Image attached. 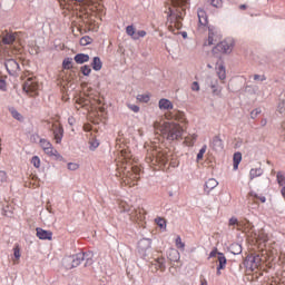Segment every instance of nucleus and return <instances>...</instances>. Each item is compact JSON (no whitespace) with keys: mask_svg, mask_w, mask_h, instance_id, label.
<instances>
[{"mask_svg":"<svg viewBox=\"0 0 285 285\" xmlns=\"http://www.w3.org/2000/svg\"><path fill=\"white\" fill-rule=\"evenodd\" d=\"M147 163L150 164L153 161H159L160 164H166L168 161V155L161 150V148L153 146L150 149L147 150Z\"/></svg>","mask_w":285,"mask_h":285,"instance_id":"obj_3","label":"nucleus"},{"mask_svg":"<svg viewBox=\"0 0 285 285\" xmlns=\"http://www.w3.org/2000/svg\"><path fill=\"white\" fill-rule=\"evenodd\" d=\"M239 224V220H237V217H232L229 219V226H237Z\"/></svg>","mask_w":285,"mask_h":285,"instance_id":"obj_49","label":"nucleus"},{"mask_svg":"<svg viewBox=\"0 0 285 285\" xmlns=\"http://www.w3.org/2000/svg\"><path fill=\"white\" fill-rule=\"evenodd\" d=\"M278 112H281V115H284V112H285V101L284 100L278 104Z\"/></svg>","mask_w":285,"mask_h":285,"instance_id":"obj_45","label":"nucleus"},{"mask_svg":"<svg viewBox=\"0 0 285 285\" xmlns=\"http://www.w3.org/2000/svg\"><path fill=\"white\" fill-rule=\"evenodd\" d=\"M239 10H246V4H240Z\"/></svg>","mask_w":285,"mask_h":285,"instance_id":"obj_59","label":"nucleus"},{"mask_svg":"<svg viewBox=\"0 0 285 285\" xmlns=\"http://www.w3.org/2000/svg\"><path fill=\"white\" fill-rule=\"evenodd\" d=\"M259 200L264 204L266 202V197H261Z\"/></svg>","mask_w":285,"mask_h":285,"instance_id":"obj_62","label":"nucleus"},{"mask_svg":"<svg viewBox=\"0 0 285 285\" xmlns=\"http://www.w3.org/2000/svg\"><path fill=\"white\" fill-rule=\"evenodd\" d=\"M263 173L264 171L262 170V168H254V169H250L249 177L250 179H255V177H262Z\"/></svg>","mask_w":285,"mask_h":285,"instance_id":"obj_29","label":"nucleus"},{"mask_svg":"<svg viewBox=\"0 0 285 285\" xmlns=\"http://www.w3.org/2000/svg\"><path fill=\"white\" fill-rule=\"evenodd\" d=\"M62 68L65 70H70L72 68V58H66L63 61H62Z\"/></svg>","mask_w":285,"mask_h":285,"instance_id":"obj_31","label":"nucleus"},{"mask_svg":"<svg viewBox=\"0 0 285 285\" xmlns=\"http://www.w3.org/2000/svg\"><path fill=\"white\" fill-rule=\"evenodd\" d=\"M83 255L86 259L85 266H92V257H94L92 252L83 253Z\"/></svg>","mask_w":285,"mask_h":285,"instance_id":"obj_30","label":"nucleus"},{"mask_svg":"<svg viewBox=\"0 0 285 285\" xmlns=\"http://www.w3.org/2000/svg\"><path fill=\"white\" fill-rule=\"evenodd\" d=\"M168 259L170 262H179V252L177 249H169Z\"/></svg>","mask_w":285,"mask_h":285,"instance_id":"obj_22","label":"nucleus"},{"mask_svg":"<svg viewBox=\"0 0 285 285\" xmlns=\"http://www.w3.org/2000/svg\"><path fill=\"white\" fill-rule=\"evenodd\" d=\"M277 183L279 184V186H285V176L282 171L277 173Z\"/></svg>","mask_w":285,"mask_h":285,"instance_id":"obj_36","label":"nucleus"},{"mask_svg":"<svg viewBox=\"0 0 285 285\" xmlns=\"http://www.w3.org/2000/svg\"><path fill=\"white\" fill-rule=\"evenodd\" d=\"M11 115L13 119H17L18 121H21V119H23V116H21V114H19V111L12 109L11 110Z\"/></svg>","mask_w":285,"mask_h":285,"instance_id":"obj_40","label":"nucleus"},{"mask_svg":"<svg viewBox=\"0 0 285 285\" xmlns=\"http://www.w3.org/2000/svg\"><path fill=\"white\" fill-rule=\"evenodd\" d=\"M76 3H83L85 6H88L90 3V0H72Z\"/></svg>","mask_w":285,"mask_h":285,"instance_id":"obj_55","label":"nucleus"},{"mask_svg":"<svg viewBox=\"0 0 285 285\" xmlns=\"http://www.w3.org/2000/svg\"><path fill=\"white\" fill-rule=\"evenodd\" d=\"M212 148L216 151L224 150V141L222 140V138H219V136H215L213 138Z\"/></svg>","mask_w":285,"mask_h":285,"instance_id":"obj_12","label":"nucleus"},{"mask_svg":"<svg viewBox=\"0 0 285 285\" xmlns=\"http://www.w3.org/2000/svg\"><path fill=\"white\" fill-rule=\"evenodd\" d=\"M155 130H159L160 135L164 137V139H167V141H176L177 139H181V135L184 130L181 129V126L175 122H161L155 121L154 122Z\"/></svg>","mask_w":285,"mask_h":285,"instance_id":"obj_2","label":"nucleus"},{"mask_svg":"<svg viewBox=\"0 0 285 285\" xmlns=\"http://www.w3.org/2000/svg\"><path fill=\"white\" fill-rule=\"evenodd\" d=\"M89 43H92V38L85 36L80 39V46H88Z\"/></svg>","mask_w":285,"mask_h":285,"instance_id":"obj_34","label":"nucleus"},{"mask_svg":"<svg viewBox=\"0 0 285 285\" xmlns=\"http://www.w3.org/2000/svg\"><path fill=\"white\" fill-rule=\"evenodd\" d=\"M197 14H198V32H206V30L212 28L208 24V13H206V10L204 9H198Z\"/></svg>","mask_w":285,"mask_h":285,"instance_id":"obj_7","label":"nucleus"},{"mask_svg":"<svg viewBox=\"0 0 285 285\" xmlns=\"http://www.w3.org/2000/svg\"><path fill=\"white\" fill-rule=\"evenodd\" d=\"M206 149L207 147L206 145H204L199 153L197 154V161H202V159H204V155H206Z\"/></svg>","mask_w":285,"mask_h":285,"instance_id":"obj_35","label":"nucleus"},{"mask_svg":"<svg viewBox=\"0 0 285 285\" xmlns=\"http://www.w3.org/2000/svg\"><path fill=\"white\" fill-rule=\"evenodd\" d=\"M176 247L180 248V250H184V248H186V244H184V242H181L180 236H177V238H176Z\"/></svg>","mask_w":285,"mask_h":285,"instance_id":"obj_39","label":"nucleus"},{"mask_svg":"<svg viewBox=\"0 0 285 285\" xmlns=\"http://www.w3.org/2000/svg\"><path fill=\"white\" fill-rule=\"evenodd\" d=\"M94 70L99 71L102 68L101 59L99 57H95L91 63Z\"/></svg>","mask_w":285,"mask_h":285,"instance_id":"obj_28","label":"nucleus"},{"mask_svg":"<svg viewBox=\"0 0 285 285\" xmlns=\"http://www.w3.org/2000/svg\"><path fill=\"white\" fill-rule=\"evenodd\" d=\"M85 130H90V126H85Z\"/></svg>","mask_w":285,"mask_h":285,"instance_id":"obj_63","label":"nucleus"},{"mask_svg":"<svg viewBox=\"0 0 285 285\" xmlns=\"http://www.w3.org/2000/svg\"><path fill=\"white\" fill-rule=\"evenodd\" d=\"M4 66L7 68V71L9 72V75H11L12 77L19 75V62H17V60L14 59H8L4 62Z\"/></svg>","mask_w":285,"mask_h":285,"instance_id":"obj_9","label":"nucleus"},{"mask_svg":"<svg viewBox=\"0 0 285 285\" xmlns=\"http://www.w3.org/2000/svg\"><path fill=\"white\" fill-rule=\"evenodd\" d=\"M233 40H223L218 42L212 50L215 57H222V55H230L234 48Z\"/></svg>","mask_w":285,"mask_h":285,"instance_id":"obj_4","label":"nucleus"},{"mask_svg":"<svg viewBox=\"0 0 285 285\" xmlns=\"http://www.w3.org/2000/svg\"><path fill=\"white\" fill-rule=\"evenodd\" d=\"M137 100L140 101L141 104H148L150 101V95H138Z\"/></svg>","mask_w":285,"mask_h":285,"instance_id":"obj_32","label":"nucleus"},{"mask_svg":"<svg viewBox=\"0 0 285 285\" xmlns=\"http://www.w3.org/2000/svg\"><path fill=\"white\" fill-rule=\"evenodd\" d=\"M13 255H14L16 259H20V257H21V248H19V245H17L13 248Z\"/></svg>","mask_w":285,"mask_h":285,"instance_id":"obj_43","label":"nucleus"},{"mask_svg":"<svg viewBox=\"0 0 285 285\" xmlns=\"http://www.w3.org/2000/svg\"><path fill=\"white\" fill-rule=\"evenodd\" d=\"M121 157L126 159V151L121 150Z\"/></svg>","mask_w":285,"mask_h":285,"instance_id":"obj_61","label":"nucleus"},{"mask_svg":"<svg viewBox=\"0 0 285 285\" xmlns=\"http://www.w3.org/2000/svg\"><path fill=\"white\" fill-rule=\"evenodd\" d=\"M158 106L160 110H173V102L166 98L160 99Z\"/></svg>","mask_w":285,"mask_h":285,"instance_id":"obj_17","label":"nucleus"},{"mask_svg":"<svg viewBox=\"0 0 285 285\" xmlns=\"http://www.w3.org/2000/svg\"><path fill=\"white\" fill-rule=\"evenodd\" d=\"M259 112H262V110H259V109H254V110L250 112L252 119H255V117H257V115H259Z\"/></svg>","mask_w":285,"mask_h":285,"instance_id":"obj_53","label":"nucleus"},{"mask_svg":"<svg viewBox=\"0 0 285 285\" xmlns=\"http://www.w3.org/2000/svg\"><path fill=\"white\" fill-rule=\"evenodd\" d=\"M39 89V85L37 83V81H35V79L29 78L22 87V90L24 92H27V95H32V92H37V90Z\"/></svg>","mask_w":285,"mask_h":285,"instance_id":"obj_10","label":"nucleus"},{"mask_svg":"<svg viewBox=\"0 0 285 285\" xmlns=\"http://www.w3.org/2000/svg\"><path fill=\"white\" fill-rule=\"evenodd\" d=\"M248 262H250L252 268H257L259 266V262H262V258L259 257V255H255V256H250L248 258Z\"/></svg>","mask_w":285,"mask_h":285,"instance_id":"obj_23","label":"nucleus"},{"mask_svg":"<svg viewBox=\"0 0 285 285\" xmlns=\"http://www.w3.org/2000/svg\"><path fill=\"white\" fill-rule=\"evenodd\" d=\"M128 108L130 110H132V112H138L139 111V106H137V105H128Z\"/></svg>","mask_w":285,"mask_h":285,"instance_id":"obj_52","label":"nucleus"},{"mask_svg":"<svg viewBox=\"0 0 285 285\" xmlns=\"http://www.w3.org/2000/svg\"><path fill=\"white\" fill-rule=\"evenodd\" d=\"M36 232H37V237L39 239H49V240L52 239V232L50 230H45L38 227Z\"/></svg>","mask_w":285,"mask_h":285,"instance_id":"obj_13","label":"nucleus"},{"mask_svg":"<svg viewBox=\"0 0 285 285\" xmlns=\"http://www.w3.org/2000/svg\"><path fill=\"white\" fill-rule=\"evenodd\" d=\"M31 163L35 168H39L41 166V159H39L37 156L32 157Z\"/></svg>","mask_w":285,"mask_h":285,"instance_id":"obj_41","label":"nucleus"},{"mask_svg":"<svg viewBox=\"0 0 285 285\" xmlns=\"http://www.w3.org/2000/svg\"><path fill=\"white\" fill-rule=\"evenodd\" d=\"M126 32L127 35H129V37H131L132 39H135V36L137 35V31H135V27L132 26H128L126 28Z\"/></svg>","mask_w":285,"mask_h":285,"instance_id":"obj_33","label":"nucleus"},{"mask_svg":"<svg viewBox=\"0 0 285 285\" xmlns=\"http://www.w3.org/2000/svg\"><path fill=\"white\" fill-rule=\"evenodd\" d=\"M140 250H148L150 248V239L144 238L138 243Z\"/></svg>","mask_w":285,"mask_h":285,"instance_id":"obj_26","label":"nucleus"},{"mask_svg":"<svg viewBox=\"0 0 285 285\" xmlns=\"http://www.w3.org/2000/svg\"><path fill=\"white\" fill-rule=\"evenodd\" d=\"M140 171L141 169H139V167H131V170L125 174V184H127L128 186H137Z\"/></svg>","mask_w":285,"mask_h":285,"instance_id":"obj_6","label":"nucleus"},{"mask_svg":"<svg viewBox=\"0 0 285 285\" xmlns=\"http://www.w3.org/2000/svg\"><path fill=\"white\" fill-rule=\"evenodd\" d=\"M0 90H6V80L0 78Z\"/></svg>","mask_w":285,"mask_h":285,"instance_id":"obj_56","label":"nucleus"},{"mask_svg":"<svg viewBox=\"0 0 285 285\" xmlns=\"http://www.w3.org/2000/svg\"><path fill=\"white\" fill-rule=\"evenodd\" d=\"M191 90L199 91V82L194 81L193 85H191Z\"/></svg>","mask_w":285,"mask_h":285,"instance_id":"obj_54","label":"nucleus"},{"mask_svg":"<svg viewBox=\"0 0 285 285\" xmlns=\"http://www.w3.org/2000/svg\"><path fill=\"white\" fill-rule=\"evenodd\" d=\"M217 186H219V183L217 181V179H215V178H209V179L205 183V191H206V193H210V190H214V188H217Z\"/></svg>","mask_w":285,"mask_h":285,"instance_id":"obj_15","label":"nucleus"},{"mask_svg":"<svg viewBox=\"0 0 285 285\" xmlns=\"http://www.w3.org/2000/svg\"><path fill=\"white\" fill-rule=\"evenodd\" d=\"M75 61L76 63H86L88 61H90V56L86 55V53H78L75 56Z\"/></svg>","mask_w":285,"mask_h":285,"instance_id":"obj_19","label":"nucleus"},{"mask_svg":"<svg viewBox=\"0 0 285 285\" xmlns=\"http://www.w3.org/2000/svg\"><path fill=\"white\" fill-rule=\"evenodd\" d=\"M40 146L43 153H46V155H48L49 157H61V155H59V151H57V149L52 147V144L47 139H40Z\"/></svg>","mask_w":285,"mask_h":285,"instance_id":"obj_8","label":"nucleus"},{"mask_svg":"<svg viewBox=\"0 0 285 285\" xmlns=\"http://www.w3.org/2000/svg\"><path fill=\"white\" fill-rule=\"evenodd\" d=\"M216 72H217L218 79H220V81H224V79H226V67H224V65H220L216 69Z\"/></svg>","mask_w":285,"mask_h":285,"instance_id":"obj_25","label":"nucleus"},{"mask_svg":"<svg viewBox=\"0 0 285 285\" xmlns=\"http://www.w3.org/2000/svg\"><path fill=\"white\" fill-rule=\"evenodd\" d=\"M165 119H175V116L171 112H167L165 114Z\"/></svg>","mask_w":285,"mask_h":285,"instance_id":"obj_58","label":"nucleus"},{"mask_svg":"<svg viewBox=\"0 0 285 285\" xmlns=\"http://www.w3.org/2000/svg\"><path fill=\"white\" fill-rule=\"evenodd\" d=\"M217 83H218L217 80L210 79L209 88H212L213 95L219 96V95H222V87H218Z\"/></svg>","mask_w":285,"mask_h":285,"instance_id":"obj_20","label":"nucleus"},{"mask_svg":"<svg viewBox=\"0 0 285 285\" xmlns=\"http://www.w3.org/2000/svg\"><path fill=\"white\" fill-rule=\"evenodd\" d=\"M141 37H146V31L140 30L136 32V36H134V39H141Z\"/></svg>","mask_w":285,"mask_h":285,"instance_id":"obj_46","label":"nucleus"},{"mask_svg":"<svg viewBox=\"0 0 285 285\" xmlns=\"http://www.w3.org/2000/svg\"><path fill=\"white\" fill-rule=\"evenodd\" d=\"M217 255H219V253H217V248H214L210 254L209 257H217Z\"/></svg>","mask_w":285,"mask_h":285,"instance_id":"obj_57","label":"nucleus"},{"mask_svg":"<svg viewBox=\"0 0 285 285\" xmlns=\"http://www.w3.org/2000/svg\"><path fill=\"white\" fill-rule=\"evenodd\" d=\"M96 148H99V141L97 140L90 141V149L95 150Z\"/></svg>","mask_w":285,"mask_h":285,"instance_id":"obj_47","label":"nucleus"},{"mask_svg":"<svg viewBox=\"0 0 285 285\" xmlns=\"http://www.w3.org/2000/svg\"><path fill=\"white\" fill-rule=\"evenodd\" d=\"M86 259V254L78 253L73 256H68L62 261V266L67 271H72V268H77L83 261Z\"/></svg>","mask_w":285,"mask_h":285,"instance_id":"obj_5","label":"nucleus"},{"mask_svg":"<svg viewBox=\"0 0 285 285\" xmlns=\"http://www.w3.org/2000/svg\"><path fill=\"white\" fill-rule=\"evenodd\" d=\"M173 7H169L166 11L168 21L170 24L168 26V30L170 32H175L176 30H181V21L184 19V14H186V0H171Z\"/></svg>","mask_w":285,"mask_h":285,"instance_id":"obj_1","label":"nucleus"},{"mask_svg":"<svg viewBox=\"0 0 285 285\" xmlns=\"http://www.w3.org/2000/svg\"><path fill=\"white\" fill-rule=\"evenodd\" d=\"M219 265L217 267V275H220V271L226 268V256L223 253H218Z\"/></svg>","mask_w":285,"mask_h":285,"instance_id":"obj_18","label":"nucleus"},{"mask_svg":"<svg viewBox=\"0 0 285 285\" xmlns=\"http://www.w3.org/2000/svg\"><path fill=\"white\" fill-rule=\"evenodd\" d=\"M254 80L255 81H266V76L255 75Z\"/></svg>","mask_w":285,"mask_h":285,"instance_id":"obj_50","label":"nucleus"},{"mask_svg":"<svg viewBox=\"0 0 285 285\" xmlns=\"http://www.w3.org/2000/svg\"><path fill=\"white\" fill-rule=\"evenodd\" d=\"M134 217L135 219L141 222L144 219V210L142 209L136 210V215Z\"/></svg>","mask_w":285,"mask_h":285,"instance_id":"obj_42","label":"nucleus"},{"mask_svg":"<svg viewBox=\"0 0 285 285\" xmlns=\"http://www.w3.org/2000/svg\"><path fill=\"white\" fill-rule=\"evenodd\" d=\"M234 170H237L239 168V164H242V153H235L234 154Z\"/></svg>","mask_w":285,"mask_h":285,"instance_id":"obj_27","label":"nucleus"},{"mask_svg":"<svg viewBox=\"0 0 285 285\" xmlns=\"http://www.w3.org/2000/svg\"><path fill=\"white\" fill-rule=\"evenodd\" d=\"M208 39L207 41L204 43V46H215V43H217V41H219V35H217V31H215V28L209 27L208 29Z\"/></svg>","mask_w":285,"mask_h":285,"instance_id":"obj_11","label":"nucleus"},{"mask_svg":"<svg viewBox=\"0 0 285 285\" xmlns=\"http://www.w3.org/2000/svg\"><path fill=\"white\" fill-rule=\"evenodd\" d=\"M78 168H79L78 164H75V163H69L68 164V169L69 170H77Z\"/></svg>","mask_w":285,"mask_h":285,"instance_id":"obj_48","label":"nucleus"},{"mask_svg":"<svg viewBox=\"0 0 285 285\" xmlns=\"http://www.w3.org/2000/svg\"><path fill=\"white\" fill-rule=\"evenodd\" d=\"M81 72L85 77H88L92 72V69H90V66L85 65L81 67Z\"/></svg>","mask_w":285,"mask_h":285,"instance_id":"obj_37","label":"nucleus"},{"mask_svg":"<svg viewBox=\"0 0 285 285\" xmlns=\"http://www.w3.org/2000/svg\"><path fill=\"white\" fill-rule=\"evenodd\" d=\"M229 252L233 254V255H242V245L237 244V243H233L230 246H229Z\"/></svg>","mask_w":285,"mask_h":285,"instance_id":"obj_21","label":"nucleus"},{"mask_svg":"<svg viewBox=\"0 0 285 285\" xmlns=\"http://www.w3.org/2000/svg\"><path fill=\"white\" fill-rule=\"evenodd\" d=\"M208 68H213V66L208 65Z\"/></svg>","mask_w":285,"mask_h":285,"instance_id":"obj_64","label":"nucleus"},{"mask_svg":"<svg viewBox=\"0 0 285 285\" xmlns=\"http://www.w3.org/2000/svg\"><path fill=\"white\" fill-rule=\"evenodd\" d=\"M53 137L56 144H59L61 139H63V128L62 127H57V125H53Z\"/></svg>","mask_w":285,"mask_h":285,"instance_id":"obj_14","label":"nucleus"},{"mask_svg":"<svg viewBox=\"0 0 285 285\" xmlns=\"http://www.w3.org/2000/svg\"><path fill=\"white\" fill-rule=\"evenodd\" d=\"M8 180V174L6 171H0V181H7Z\"/></svg>","mask_w":285,"mask_h":285,"instance_id":"obj_51","label":"nucleus"},{"mask_svg":"<svg viewBox=\"0 0 285 285\" xmlns=\"http://www.w3.org/2000/svg\"><path fill=\"white\" fill-rule=\"evenodd\" d=\"M17 39V33H7L2 37V43L6 46H11V43H14Z\"/></svg>","mask_w":285,"mask_h":285,"instance_id":"obj_16","label":"nucleus"},{"mask_svg":"<svg viewBox=\"0 0 285 285\" xmlns=\"http://www.w3.org/2000/svg\"><path fill=\"white\" fill-rule=\"evenodd\" d=\"M157 226H159V228H166V219L161 218V217H157L155 219Z\"/></svg>","mask_w":285,"mask_h":285,"instance_id":"obj_38","label":"nucleus"},{"mask_svg":"<svg viewBox=\"0 0 285 285\" xmlns=\"http://www.w3.org/2000/svg\"><path fill=\"white\" fill-rule=\"evenodd\" d=\"M155 265L158 267L159 271H166V258L164 257L156 258Z\"/></svg>","mask_w":285,"mask_h":285,"instance_id":"obj_24","label":"nucleus"},{"mask_svg":"<svg viewBox=\"0 0 285 285\" xmlns=\"http://www.w3.org/2000/svg\"><path fill=\"white\" fill-rule=\"evenodd\" d=\"M209 3L214 8H222V0H209Z\"/></svg>","mask_w":285,"mask_h":285,"instance_id":"obj_44","label":"nucleus"},{"mask_svg":"<svg viewBox=\"0 0 285 285\" xmlns=\"http://www.w3.org/2000/svg\"><path fill=\"white\" fill-rule=\"evenodd\" d=\"M281 193H282V196L285 198V186L282 188Z\"/></svg>","mask_w":285,"mask_h":285,"instance_id":"obj_60","label":"nucleus"}]
</instances>
